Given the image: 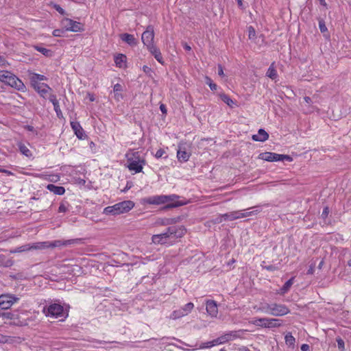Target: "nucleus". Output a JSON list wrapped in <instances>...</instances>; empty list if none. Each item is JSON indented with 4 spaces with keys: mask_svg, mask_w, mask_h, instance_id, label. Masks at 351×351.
<instances>
[{
    "mask_svg": "<svg viewBox=\"0 0 351 351\" xmlns=\"http://www.w3.org/2000/svg\"><path fill=\"white\" fill-rule=\"evenodd\" d=\"M218 75L221 77L224 76L223 69L221 64L218 65Z\"/></svg>",
    "mask_w": 351,
    "mask_h": 351,
    "instance_id": "nucleus-54",
    "label": "nucleus"
},
{
    "mask_svg": "<svg viewBox=\"0 0 351 351\" xmlns=\"http://www.w3.org/2000/svg\"><path fill=\"white\" fill-rule=\"evenodd\" d=\"M160 111L163 113V114H166L167 113V108H166V106L164 105V104H161L160 106Z\"/></svg>",
    "mask_w": 351,
    "mask_h": 351,
    "instance_id": "nucleus-60",
    "label": "nucleus"
},
{
    "mask_svg": "<svg viewBox=\"0 0 351 351\" xmlns=\"http://www.w3.org/2000/svg\"><path fill=\"white\" fill-rule=\"evenodd\" d=\"M134 203L131 200H125L109 206L104 209L103 213L107 215H118L128 213L134 207Z\"/></svg>",
    "mask_w": 351,
    "mask_h": 351,
    "instance_id": "nucleus-4",
    "label": "nucleus"
},
{
    "mask_svg": "<svg viewBox=\"0 0 351 351\" xmlns=\"http://www.w3.org/2000/svg\"><path fill=\"white\" fill-rule=\"evenodd\" d=\"M53 108L56 113L57 117L58 118L62 117V112L60 110L59 104H55V105H53Z\"/></svg>",
    "mask_w": 351,
    "mask_h": 351,
    "instance_id": "nucleus-47",
    "label": "nucleus"
},
{
    "mask_svg": "<svg viewBox=\"0 0 351 351\" xmlns=\"http://www.w3.org/2000/svg\"><path fill=\"white\" fill-rule=\"evenodd\" d=\"M257 311H260L266 314L270 315L271 304L263 303L256 308Z\"/></svg>",
    "mask_w": 351,
    "mask_h": 351,
    "instance_id": "nucleus-35",
    "label": "nucleus"
},
{
    "mask_svg": "<svg viewBox=\"0 0 351 351\" xmlns=\"http://www.w3.org/2000/svg\"><path fill=\"white\" fill-rule=\"evenodd\" d=\"M239 332L240 331H235V330L229 331V332L225 333L224 335H221V337L223 343H225L230 341H232L237 338H239L240 337V335L239 334Z\"/></svg>",
    "mask_w": 351,
    "mask_h": 351,
    "instance_id": "nucleus-22",
    "label": "nucleus"
},
{
    "mask_svg": "<svg viewBox=\"0 0 351 351\" xmlns=\"http://www.w3.org/2000/svg\"><path fill=\"white\" fill-rule=\"evenodd\" d=\"M17 146L19 147V151L22 154L27 157H30L32 156V152L29 149L27 146L24 143L19 142L17 143Z\"/></svg>",
    "mask_w": 351,
    "mask_h": 351,
    "instance_id": "nucleus-32",
    "label": "nucleus"
},
{
    "mask_svg": "<svg viewBox=\"0 0 351 351\" xmlns=\"http://www.w3.org/2000/svg\"><path fill=\"white\" fill-rule=\"evenodd\" d=\"M179 196L175 194L153 195L145 197L142 199L143 204L151 205H160L167 203L165 208H171L184 205V202L177 201Z\"/></svg>",
    "mask_w": 351,
    "mask_h": 351,
    "instance_id": "nucleus-1",
    "label": "nucleus"
},
{
    "mask_svg": "<svg viewBox=\"0 0 351 351\" xmlns=\"http://www.w3.org/2000/svg\"><path fill=\"white\" fill-rule=\"evenodd\" d=\"M147 50L149 53L154 56L156 60L160 63L161 64H164V60L160 49L154 45L149 47Z\"/></svg>",
    "mask_w": 351,
    "mask_h": 351,
    "instance_id": "nucleus-21",
    "label": "nucleus"
},
{
    "mask_svg": "<svg viewBox=\"0 0 351 351\" xmlns=\"http://www.w3.org/2000/svg\"><path fill=\"white\" fill-rule=\"evenodd\" d=\"M154 31L152 25H148L145 31L142 34L141 40L143 45L148 49L154 45Z\"/></svg>",
    "mask_w": 351,
    "mask_h": 351,
    "instance_id": "nucleus-10",
    "label": "nucleus"
},
{
    "mask_svg": "<svg viewBox=\"0 0 351 351\" xmlns=\"http://www.w3.org/2000/svg\"><path fill=\"white\" fill-rule=\"evenodd\" d=\"M184 49L186 51H191V47L188 45L187 44H184Z\"/></svg>",
    "mask_w": 351,
    "mask_h": 351,
    "instance_id": "nucleus-63",
    "label": "nucleus"
},
{
    "mask_svg": "<svg viewBox=\"0 0 351 351\" xmlns=\"http://www.w3.org/2000/svg\"><path fill=\"white\" fill-rule=\"evenodd\" d=\"M47 189L56 195H62L65 193V189L63 186H56L53 184H49L47 186Z\"/></svg>",
    "mask_w": 351,
    "mask_h": 351,
    "instance_id": "nucleus-26",
    "label": "nucleus"
},
{
    "mask_svg": "<svg viewBox=\"0 0 351 351\" xmlns=\"http://www.w3.org/2000/svg\"><path fill=\"white\" fill-rule=\"evenodd\" d=\"M294 278H291L289 280H288L285 285L280 288V291H278V293L280 295H284L286 293H287L291 286L293 284Z\"/></svg>",
    "mask_w": 351,
    "mask_h": 351,
    "instance_id": "nucleus-30",
    "label": "nucleus"
},
{
    "mask_svg": "<svg viewBox=\"0 0 351 351\" xmlns=\"http://www.w3.org/2000/svg\"><path fill=\"white\" fill-rule=\"evenodd\" d=\"M29 243L19 246L14 250H11V253H20L30 251Z\"/></svg>",
    "mask_w": 351,
    "mask_h": 351,
    "instance_id": "nucleus-37",
    "label": "nucleus"
},
{
    "mask_svg": "<svg viewBox=\"0 0 351 351\" xmlns=\"http://www.w3.org/2000/svg\"><path fill=\"white\" fill-rule=\"evenodd\" d=\"M35 319H36V316L35 315L34 316H31V317H28L26 319H24L23 321H19L16 324L18 325V326H28L29 322L35 320Z\"/></svg>",
    "mask_w": 351,
    "mask_h": 351,
    "instance_id": "nucleus-42",
    "label": "nucleus"
},
{
    "mask_svg": "<svg viewBox=\"0 0 351 351\" xmlns=\"http://www.w3.org/2000/svg\"><path fill=\"white\" fill-rule=\"evenodd\" d=\"M268 204L257 205L247 209L232 211L228 213L223 214L220 216L221 219L218 222L223 221H233L241 218H245L252 215H255L262 210L263 206H267Z\"/></svg>",
    "mask_w": 351,
    "mask_h": 351,
    "instance_id": "nucleus-2",
    "label": "nucleus"
},
{
    "mask_svg": "<svg viewBox=\"0 0 351 351\" xmlns=\"http://www.w3.org/2000/svg\"><path fill=\"white\" fill-rule=\"evenodd\" d=\"M70 205L68 202L62 201L58 208L59 213H66L69 210Z\"/></svg>",
    "mask_w": 351,
    "mask_h": 351,
    "instance_id": "nucleus-39",
    "label": "nucleus"
},
{
    "mask_svg": "<svg viewBox=\"0 0 351 351\" xmlns=\"http://www.w3.org/2000/svg\"><path fill=\"white\" fill-rule=\"evenodd\" d=\"M34 48L37 51L41 53L42 54H43L44 56H45L47 57H49V56H51V50H49V49H48L47 48H45V47H40V46H38V45H34Z\"/></svg>",
    "mask_w": 351,
    "mask_h": 351,
    "instance_id": "nucleus-36",
    "label": "nucleus"
},
{
    "mask_svg": "<svg viewBox=\"0 0 351 351\" xmlns=\"http://www.w3.org/2000/svg\"><path fill=\"white\" fill-rule=\"evenodd\" d=\"M189 145L186 143H180L177 151L178 160L181 162H185L189 160L191 152L187 151Z\"/></svg>",
    "mask_w": 351,
    "mask_h": 351,
    "instance_id": "nucleus-13",
    "label": "nucleus"
},
{
    "mask_svg": "<svg viewBox=\"0 0 351 351\" xmlns=\"http://www.w3.org/2000/svg\"><path fill=\"white\" fill-rule=\"evenodd\" d=\"M259 158L268 162H277L287 160L291 162L292 158L289 155L279 154L273 152H265L259 155Z\"/></svg>",
    "mask_w": 351,
    "mask_h": 351,
    "instance_id": "nucleus-7",
    "label": "nucleus"
},
{
    "mask_svg": "<svg viewBox=\"0 0 351 351\" xmlns=\"http://www.w3.org/2000/svg\"><path fill=\"white\" fill-rule=\"evenodd\" d=\"M80 239H68V240H56L51 242L49 241V247H59L79 243Z\"/></svg>",
    "mask_w": 351,
    "mask_h": 351,
    "instance_id": "nucleus-16",
    "label": "nucleus"
},
{
    "mask_svg": "<svg viewBox=\"0 0 351 351\" xmlns=\"http://www.w3.org/2000/svg\"><path fill=\"white\" fill-rule=\"evenodd\" d=\"M30 250H43L49 248V241L29 243Z\"/></svg>",
    "mask_w": 351,
    "mask_h": 351,
    "instance_id": "nucleus-28",
    "label": "nucleus"
},
{
    "mask_svg": "<svg viewBox=\"0 0 351 351\" xmlns=\"http://www.w3.org/2000/svg\"><path fill=\"white\" fill-rule=\"evenodd\" d=\"M282 320L276 318L267 317L266 328H278L282 326Z\"/></svg>",
    "mask_w": 351,
    "mask_h": 351,
    "instance_id": "nucleus-27",
    "label": "nucleus"
},
{
    "mask_svg": "<svg viewBox=\"0 0 351 351\" xmlns=\"http://www.w3.org/2000/svg\"><path fill=\"white\" fill-rule=\"evenodd\" d=\"M220 98L224 103H226L230 107H232L233 105L234 104V102L233 101V100L232 99H230V97L226 94H223V93L221 94Z\"/></svg>",
    "mask_w": 351,
    "mask_h": 351,
    "instance_id": "nucleus-38",
    "label": "nucleus"
},
{
    "mask_svg": "<svg viewBox=\"0 0 351 351\" xmlns=\"http://www.w3.org/2000/svg\"><path fill=\"white\" fill-rule=\"evenodd\" d=\"M88 99H89V100L90 101H95V97H94V95L93 94L88 93Z\"/></svg>",
    "mask_w": 351,
    "mask_h": 351,
    "instance_id": "nucleus-62",
    "label": "nucleus"
},
{
    "mask_svg": "<svg viewBox=\"0 0 351 351\" xmlns=\"http://www.w3.org/2000/svg\"><path fill=\"white\" fill-rule=\"evenodd\" d=\"M320 4L324 7L327 6V3L325 0H319Z\"/></svg>",
    "mask_w": 351,
    "mask_h": 351,
    "instance_id": "nucleus-64",
    "label": "nucleus"
},
{
    "mask_svg": "<svg viewBox=\"0 0 351 351\" xmlns=\"http://www.w3.org/2000/svg\"><path fill=\"white\" fill-rule=\"evenodd\" d=\"M338 348L340 351H345V343L344 341L341 337H337L336 339Z\"/></svg>",
    "mask_w": 351,
    "mask_h": 351,
    "instance_id": "nucleus-43",
    "label": "nucleus"
},
{
    "mask_svg": "<svg viewBox=\"0 0 351 351\" xmlns=\"http://www.w3.org/2000/svg\"><path fill=\"white\" fill-rule=\"evenodd\" d=\"M171 238L169 237L167 231L158 234H154L152 236V240L154 244H160V245H172L173 241H171Z\"/></svg>",
    "mask_w": 351,
    "mask_h": 351,
    "instance_id": "nucleus-14",
    "label": "nucleus"
},
{
    "mask_svg": "<svg viewBox=\"0 0 351 351\" xmlns=\"http://www.w3.org/2000/svg\"><path fill=\"white\" fill-rule=\"evenodd\" d=\"M266 75L271 80H276L278 77L277 71L274 66V63L268 68Z\"/></svg>",
    "mask_w": 351,
    "mask_h": 351,
    "instance_id": "nucleus-33",
    "label": "nucleus"
},
{
    "mask_svg": "<svg viewBox=\"0 0 351 351\" xmlns=\"http://www.w3.org/2000/svg\"><path fill=\"white\" fill-rule=\"evenodd\" d=\"M63 33H64V31L62 29H56L53 31L52 34L55 37H60L62 36Z\"/></svg>",
    "mask_w": 351,
    "mask_h": 351,
    "instance_id": "nucleus-48",
    "label": "nucleus"
},
{
    "mask_svg": "<svg viewBox=\"0 0 351 351\" xmlns=\"http://www.w3.org/2000/svg\"><path fill=\"white\" fill-rule=\"evenodd\" d=\"M143 71L145 73H149L151 71H152V69L150 67H149L148 66H146V65H144L143 66Z\"/></svg>",
    "mask_w": 351,
    "mask_h": 351,
    "instance_id": "nucleus-57",
    "label": "nucleus"
},
{
    "mask_svg": "<svg viewBox=\"0 0 351 351\" xmlns=\"http://www.w3.org/2000/svg\"><path fill=\"white\" fill-rule=\"evenodd\" d=\"M47 97H48L49 101L52 103L53 105H55V104H59V101L57 99L56 96L54 94H52V93H50L48 95Z\"/></svg>",
    "mask_w": 351,
    "mask_h": 351,
    "instance_id": "nucleus-46",
    "label": "nucleus"
},
{
    "mask_svg": "<svg viewBox=\"0 0 351 351\" xmlns=\"http://www.w3.org/2000/svg\"><path fill=\"white\" fill-rule=\"evenodd\" d=\"M319 27L321 32H322V33L327 31V27L325 25L324 21H319Z\"/></svg>",
    "mask_w": 351,
    "mask_h": 351,
    "instance_id": "nucleus-49",
    "label": "nucleus"
},
{
    "mask_svg": "<svg viewBox=\"0 0 351 351\" xmlns=\"http://www.w3.org/2000/svg\"><path fill=\"white\" fill-rule=\"evenodd\" d=\"M55 8L59 13L62 14L64 13V10L60 5H56Z\"/></svg>",
    "mask_w": 351,
    "mask_h": 351,
    "instance_id": "nucleus-59",
    "label": "nucleus"
},
{
    "mask_svg": "<svg viewBox=\"0 0 351 351\" xmlns=\"http://www.w3.org/2000/svg\"><path fill=\"white\" fill-rule=\"evenodd\" d=\"M120 38L123 42L127 43L131 47L136 46L138 44L137 39L132 34L128 33L121 34L120 35Z\"/></svg>",
    "mask_w": 351,
    "mask_h": 351,
    "instance_id": "nucleus-20",
    "label": "nucleus"
},
{
    "mask_svg": "<svg viewBox=\"0 0 351 351\" xmlns=\"http://www.w3.org/2000/svg\"><path fill=\"white\" fill-rule=\"evenodd\" d=\"M10 64L8 62L5 60V58L1 56H0V66H9Z\"/></svg>",
    "mask_w": 351,
    "mask_h": 351,
    "instance_id": "nucleus-52",
    "label": "nucleus"
},
{
    "mask_svg": "<svg viewBox=\"0 0 351 351\" xmlns=\"http://www.w3.org/2000/svg\"><path fill=\"white\" fill-rule=\"evenodd\" d=\"M43 313L51 318L66 317L68 316V311L60 303H50L43 307Z\"/></svg>",
    "mask_w": 351,
    "mask_h": 351,
    "instance_id": "nucleus-6",
    "label": "nucleus"
},
{
    "mask_svg": "<svg viewBox=\"0 0 351 351\" xmlns=\"http://www.w3.org/2000/svg\"><path fill=\"white\" fill-rule=\"evenodd\" d=\"M285 343L286 344L289 346V347H291V348H293L294 346H295V337L291 335V332H288L285 337Z\"/></svg>",
    "mask_w": 351,
    "mask_h": 351,
    "instance_id": "nucleus-34",
    "label": "nucleus"
},
{
    "mask_svg": "<svg viewBox=\"0 0 351 351\" xmlns=\"http://www.w3.org/2000/svg\"><path fill=\"white\" fill-rule=\"evenodd\" d=\"M304 101L308 104L310 105L312 102V99L310 97L306 96L304 97Z\"/></svg>",
    "mask_w": 351,
    "mask_h": 351,
    "instance_id": "nucleus-58",
    "label": "nucleus"
},
{
    "mask_svg": "<svg viewBox=\"0 0 351 351\" xmlns=\"http://www.w3.org/2000/svg\"><path fill=\"white\" fill-rule=\"evenodd\" d=\"M267 321V317L254 318L252 320H251L250 323L256 326H260L261 328H266Z\"/></svg>",
    "mask_w": 351,
    "mask_h": 351,
    "instance_id": "nucleus-31",
    "label": "nucleus"
},
{
    "mask_svg": "<svg viewBox=\"0 0 351 351\" xmlns=\"http://www.w3.org/2000/svg\"><path fill=\"white\" fill-rule=\"evenodd\" d=\"M61 25L65 31L79 32L84 30V26L82 23L68 18L62 20Z\"/></svg>",
    "mask_w": 351,
    "mask_h": 351,
    "instance_id": "nucleus-8",
    "label": "nucleus"
},
{
    "mask_svg": "<svg viewBox=\"0 0 351 351\" xmlns=\"http://www.w3.org/2000/svg\"><path fill=\"white\" fill-rule=\"evenodd\" d=\"M19 301V298L10 293L0 295V308L3 310L9 309L14 304Z\"/></svg>",
    "mask_w": 351,
    "mask_h": 351,
    "instance_id": "nucleus-9",
    "label": "nucleus"
},
{
    "mask_svg": "<svg viewBox=\"0 0 351 351\" xmlns=\"http://www.w3.org/2000/svg\"><path fill=\"white\" fill-rule=\"evenodd\" d=\"M212 343L213 344V347L215 346L223 344L221 336L217 339L212 340Z\"/></svg>",
    "mask_w": 351,
    "mask_h": 351,
    "instance_id": "nucleus-50",
    "label": "nucleus"
},
{
    "mask_svg": "<svg viewBox=\"0 0 351 351\" xmlns=\"http://www.w3.org/2000/svg\"><path fill=\"white\" fill-rule=\"evenodd\" d=\"M239 351H251V350L245 346H242L239 348Z\"/></svg>",
    "mask_w": 351,
    "mask_h": 351,
    "instance_id": "nucleus-61",
    "label": "nucleus"
},
{
    "mask_svg": "<svg viewBox=\"0 0 351 351\" xmlns=\"http://www.w3.org/2000/svg\"><path fill=\"white\" fill-rule=\"evenodd\" d=\"M168 234L171 239H178L183 237L186 232V229L182 226H171L167 229Z\"/></svg>",
    "mask_w": 351,
    "mask_h": 351,
    "instance_id": "nucleus-15",
    "label": "nucleus"
},
{
    "mask_svg": "<svg viewBox=\"0 0 351 351\" xmlns=\"http://www.w3.org/2000/svg\"><path fill=\"white\" fill-rule=\"evenodd\" d=\"M29 80L32 86H34L36 84H42V82H40L45 81L47 80V78L46 76L43 75L32 73L30 76Z\"/></svg>",
    "mask_w": 351,
    "mask_h": 351,
    "instance_id": "nucleus-24",
    "label": "nucleus"
},
{
    "mask_svg": "<svg viewBox=\"0 0 351 351\" xmlns=\"http://www.w3.org/2000/svg\"><path fill=\"white\" fill-rule=\"evenodd\" d=\"M165 152L164 149H159L156 151V154H155V157L156 158H160L161 157H162V156L165 154Z\"/></svg>",
    "mask_w": 351,
    "mask_h": 351,
    "instance_id": "nucleus-51",
    "label": "nucleus"
},
{
    "mask_svg": "<svg viewBox=\"0 0 351 351\" xmlns=\"http://www.w3.org/2000/svg\"><path fill=\"white\" fill-rule=\"evenodd\" d=\"M252 140L258 142H265L269 138L268 133L263 129H259L256 134L252 135Z\"/></svg>",
    "mask_w": 351,
    "mask_h": 351,
    "instance_id": "nucleus-23",
    "label": "nucleus"
},
{
    "mask_svg": "<svg viewBox=\"0 0 351 351\" xmlns=\"http://www.w3.org/2000/svg\"><path fill=\"white\" fill-rule=\"evenodd\" d=\"M32 87L39 94V95L44 99L47 98L48 95L52 91L51 88L45 83H42V84H36Z\"/></svg>",
    "mask_w": 351,
    "mask_h": 351,
    "instance_id": "nucleus-17",
    "label": "nucleus"
},
{
    "mask_svg": "<svg viewBox=\"0 0 351 351\" xmlns=\"http://www.w3.org/2000/svg\"><path fill=\"white\" fill-rule=\"evenodd\" d=\"M71 127L78 138L84 139L85 138L84 131L79 122L71 121Z\"/></svg>",
    "mask_w": 351,
    "mask_h": 351,
    "instance_id": "nucleus-19",
    "label": "nucleus"
},
{
    "mask_svg": "<svg viewBox=\"0 0 351 351\" xmlns=\"http://www.w3.org/2000/svg\"><path fill=\"white\" fill-rule=\"evenodd\" d=\"M213 344L212 343V341H206V342H204V343H202L199 346V349H207V348H213Z\"/></svg>",
    "mask_w": 351,
    "mask_h": 351,
    "instance_id": "nucleus-45",
    "label": "nucleus"
},
{
    "mask_svg": "<svg viewBox=\"0 0 351 351\" xmlns=\"http://www.w3.org/2000/svg\"><path fill=\"white\" fill-rule=\"evenodd\" d=\"M0 82L20 91H24L25 86L15 75L8 71H0Z\"/></svg>",
    "mask_w": 351,
    "mask_h": 351,
    "instance_id": "nucleus-5",
    "label": "nucleus"
},
{
    "mask_svg": "<svg viewBox=\"0 0 351 351\" xmlns=\"http://www.w3.org/2000/svg\"><path fill=\"white\" fill-rule=\"evenodd\" d=\"M205 82H206V84L207 85H208V86L210 87V88L212 90H217V85L213 82V80H211L210 77H209L208 76H206L205 77Z\"/></svg>",
    "mask_w": 351,
    "mask_h": 351,
    "instance_id": "nucleus-41",
    "label": "nucleus"
},
{
    "mask_svg": "<svg viewBox=\"0 0 351 351\" xmlns=\"http://www.w3.org/2000/svg\"><path fill=\"white\" fill-rule=\"evenodd\" d=\"M248 37L250 40H254L256 38V31L252 26L248 27Z\"/></svg>",
    "mask_w": 351,
    "mask_h": 351,
    "instance_id": "nucleus-44",
    "label": "nucleus"
},
{
    "mask_svg": "<svg viewBox=\"0 0 351 351\" xmlns=\"http://www.w3.org/2000/svg\"><path fill=\"white\" fill-rule=\"evenodd\" d=\"M127 160V167L133 172L138 173L142 172L143 166L145 165V160L141 156L139 152L129 150L125 154Z\"/></svg>",
    "mask_w": 351,
    "mask_h": 351,
    "instance_id": "nucleus-3",
    "label": "nucleus"
},
{
    "mask_svg": "<svg viewBox=\"0 0 351 351\" xmlns=\"http://www.w3.org/2000/svg\"><path fill=\"white\" fill-rule=\"evenodd\" d=\"M114 63L119 68H125L126 66V56L122 53L116 55L114 58Z\"/></svg>",
    "mask_w": 351,
    "mask_h": 351,
    "instance_id": "nucleus-25",
    "label": "nucleus"
},
{
    "mask_svg": "<svg viewBox=\"0 0 351 351\" xmlns=\"http://www.w3.org/2000/svg\"><path fill=\"white\" fill-rule=\"evenodd\" d=\"M121 90H122V87H121V84H116L114 86V87H113V90H114V92H117V93H118V92L121 91Z\"/></svg>",
    "mask_w": 351,
    "mask_h": 351,
    "instance_id": "nucleus-53",
    "label": "nucleus"
},
{
    "mask_svg": "<svg viewBox=\"0 0 351 351\" xmlns=\"http://www.w3.org/2000/svg\"><path fill=\"white\" fill-rule=\"evenodd\" d=\"M13 265L12 258L7 257L3 254H0V267H9Z\"/></svg>",
    "mask_w": 351,
    "mask_h": 351,
    "instance_id": "nucleus-29",
    "label": "nucleus"
},
{
    "mask_svg": "<svg viewBox=\"0 0 351 351\" xmlns=\"http://www.w3.org/2000/svg\"><path fill=\"white\" fill-rule=\"evenodd\" d=\"M206 309L209 316H210L211 317H217L218 314V306L215 300H206Z\"/></svg>",
    "mask_w": 351,
    "mask_h": 351,
    "instance_id": "nucleus-18",
    "label": "nucleus"
},
{
    "mask_svg": "<svg viewBox=\"0 0 351 351\" xmlns=\"http://www.w3.org/2000/svg\"><path fill=\"white\" fill-rule=\"evenodd\" d=\"M328 213H329L328 208V207L324 208L322 211V217L326 218L328 216Z\"/></svg>",
    "mask_w": 351,
    "mask_h": 351,
    "instance_id": "nucleus-55",
    "label": "nucleus"
},
{
    "mask_svg": "<svg viewBox=\"0 0 351 351\" xmlns=\"http://www.w3.org/2000/svg\"><path fill=\"white\" fill-rule=\"evenodd\" d=\"M0 317L6 319H14L16 318V315L12 312H0Z\"/></svg>",
    "mask_w": 351,
    "mask_h": 351,
    "instance_id": "nucleus-40",
    "label": "nucleus"
},
{
    "mask_svg": "<svg viewBox=\"0 0 351 351\" xmlns=\"http://www.w3.org/2000/svg\"><path fill=\"white\" fill-rule=\"evenodd\" d=\"M289 313L290 310L285 304L271 303V315L276 317L283 316Z\"/></svg>",
    "mask_w": 351,
    "mask_h": 351,
    "instance_id": "nucleus-12",
    "label": "nucleus"
},
{
    "mask_svg": "<svg viewBox=\"0 0 351 351\" xmlns=\"http://www.w3.org/2000/svg\"><path fill=\"white\" fill-rule=\"evenodd\" d=\"M310 346L308 344L304 343L301 346L302 351H308L309 350Z\"/></svg>",
    "mask_w": 351,
    "mask_h": 351,
    "instance_id": "nucleus-56",
    "label": "nucleus"
},
{
    "mask_svg": "<svg viewBox=\"0 0 351 351\" xmlns=\"http://www.w3.org/2000/svg\"><path fill=\"white\" fill-rule=\"evenodd\" d=\"M194 308V304L192 302H189L180 307L179 309L175 310L171 314V318L173 319H180L189 315Z\"/></svg>",
    "mask_w": 351,
    "mask_h": 351,
    "instance_id": "nucleus-11",
    "label": "nucleus"
}]
</instances>
